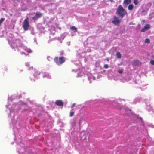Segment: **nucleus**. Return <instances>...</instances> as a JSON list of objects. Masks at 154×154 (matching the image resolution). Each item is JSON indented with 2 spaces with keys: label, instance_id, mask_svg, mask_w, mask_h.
<instances>
[{
  "label": "nucleus",
  "instance_id": "obj_1",
  "mask_svg": "<svg viewBox=\"0 0 154 154\" xmlns=\"http://www.w3.org/2000/svg\"><path fill=\"white\" fill-rule=\"evenodd\" d=\"M116 14L121 19H122L127 14V12L122 6L120 5L117 9Z\"/></svg>",
  "mask_w": 154,
  "mask_h": 154
},
{
  "label": "nucleus",
  "instance_id": "obj_2",
  "mask_svg": "<svg viewBox=\"0 0 154 154\" xmlns=\"http://www.w3.org/2000/svg\"><path fill=\"white\" fill-rule=\"evenodd\" d=\"M54 62L58 65H62L66 61V59L63 56L59 57V58L55 57L54 59Z\"/></svg>",
  "mask_w": 154,
  "mask_h": 154
},
{
  "label": "nucleus",
  "instance_id": "obj_3",
  "mask_svg": "<svg viewBox=\"0 0 154 154\" xmlns=\"http://www.w3.org/2000/svg\"><path fill=\"white\" fill-rule=\"evenodd\" d=\"M29 20V18L27 17L25 19L23 22V27L25 31L27 30L30 26Z\"/></svg>",
  "mask_w": 154,
  "mask_h": 154
},
{
  "label": "nucleus",
  "instance_id": "obj_4",
  "mask_svg": "<svg viewBox=\"0 0 154 154\" xmlns=\"http://www.w3.org/2000/svg\"><path fill=\"white\" fill-rule=\"evenodd\" d=\"M114 20L112 21V23L115 25H119L120 23L119 19L116 16H114Z\"/></svg>",
  "mask_w": 154,
  "mask_h": 154
},
{
  "label": "nucleus",
  "instance_id": "obj_5",
  "mask_svg": "<svg viewBox=\"0 0 154 154\" xmlns=\"http://www.w3.org/2000/svg\"><path fill=\"white\" fill-rule=\"evenodd\" d=\"M42 15V14L40 12H37L35 13V16L32 17V19L34 21L37 20L38 18H40Z\"/></svg>",
  "mask_w": 154,
  "mask_h": 154
},
{
  "label": "nucleus",
  "instance_id": "obj_6",
  "mask_svg": "<svg viewBox=\"0 0 154 154\" xmlns=\"http://www.w3.org/2000/svg\"><path fill=\"white\" fill-rule=\"evenodd\" d=\"M55 103L56 105L60 106H62L63 105V103L61 100H57Z\"/></svg>",
  "mask_w": 154,
  "mask_h": 154
},
{
  "label": "nucleus",
  "instance_id": "obj_7",
  "mask_svg": "<svg viewBox=\"0 0 154 154\" xmlns=\"http://www.w3.org/2000/svg\"><path fill=\"white\" fill-rule=\"evenodd\" d=\"M150 28V25L149 24H146L143 28L141 30V32H145L146 30H148Z\"/></svg>",
  "mask_w": 154,
  "mask_h": 154
},
{
  "label": "nucleus",
  "instance_id": "obj_8",
  "mask_svg": "<svg viewBox=\"0 0 154 154\" xmlns=\"http://www.w3.org/2000/svg\"><path fill=\"white\" fill-rule=\"evenodd\" d=\"M131 63L132 65L135 66H137L139 65L140 63V61L137 60H135L132 61Z\"/></svg>",
  "mask_w": 154,
  "mask_h": 154
},
{
  "label": "nucleus",
  "instance_id": "obj_9",
  "mask_svg": "<svg viewBox=\"0 0 154 154\" xmlns=\"http://www.w3.org/2000/svg\"><path fill=\"white\" fill-rule=\"evenodd\" d=\"M131 0H124L123 2V5H127L131 3Z\"/></svg>",
  "mask_w": 154,
  "mask_h": 154
},
{
  "label": "nucleus",
  "instance_id": "obj_10",
  "mask_svg": "<svg viewBox=\"0 0 154 154\" xmlns=\"http://www.w3.org/2000/svg\"><path fill=\"white\" fill-rule=\"evenodd\" d=\"M134 8V5L132 4H130L128 6V9L129 10H132Z\"/></svg>",
  "mask_w": 154,
  "mask_h": 154
},
{
  "label": "nucleus",
  "instance_id": "obj_11",
  "mask_svg": "<svg viewBox=\"0 0 154 154\" xmlns=\"http://www.w3.org/2000/svg\"><path fill=\"white\" fill-rule=\"evenodd\" d=\"M116 55L118 58L120 59L121 57V55L119 52H117L116 53Z\"/></svg>",
  "mask_w": 154,
  "mask_h": 154
},
{
  "label": "nucleus",
  "instance_id": "obj_12",
  "mask_svg": "<svg viewBox=\"0 0 154 154\" xmlns=\"http://www.w3.org/2000/svg\"><path fill=\"white\" fill-rule=\"evenodd\" d=\"M139 3V2L138 0H133V3L135 5H137Z\"/></svg>",
  "mask_w": 154,
  "mask_h": 154
},
{
  "label": "nucleus",
  "instance_id": "obj_13",
  "mask_svg": "<svg viewBox=\"0 0 154 154\" xmlns=\"http://www.w3.org/2000/svg\"><path fill=\"white\" fill-rule=\"evenodd\" d=\"M70 29L72 30H77V28L75 26H73L70 27Z\"/></svg>",
  "mask_w": 154,
  "mask_h": 154
},
{
  "label": "nucleus",
  "instance_id": "obj_14",
  "mask_svg": "<svg viewBox=\"0 0 154 154\" xmlns=\"http://www.w3.org/2000/svg\"><path fill=\"white\" fill-rule=\"evenodd\" d=\"M5 18H2L0 20V26L1 23L5 20Z\"/></svg>",
  "mask_w": 154,
  "mask_h": 154
},
{
  "label": "nucleus",
  "instance_id": "obj_15",
  "mask_svg": "<svg viewBox=\"0 0 154 154\" xmlns=\"http://www.w3.org/2000/svg\"><path fill=\"white\" fill-rule=\"evenodd\" d=\"M145 42L146 43H149L150 42V40L148 38H146L145 39Z\"/></svg>",
  "mask_w": 154,
  "mask_h": 154
},
{
  "label": "nucleus",
  "instance_id": "obj_16",
  "mask_svg": "<svg viewBox=\"0 0 154 154\" xmlns=\"http://www.w3.org/2000/svg\"><path fill=\"white\" fill-rule=\"evenodd\" d=\"M123 71V70L122 69H119L118 70V72L120 74H122Z\"/></svg>",
  "mask_w": 154,
  "mask_h": 154
},
{
  "label": "nucleus",
  "instance_id": "obj_17",
  "mask_svg": "<svg viewBox=\"0 0 154 154\" xmlns=\"http://www.w3.org/2000/svg\"><path fill=\"white\" fill-rule=\"evenodd\" d=\"M74 112H71L70 114V116L72 117L74 115Z\"/></svg>",
  "mask_w": 154,
  "mask_h": 154
},
{
  "label": "nucleus",
  "instance_id": "obj_18",
  "mask_svg": "<svg viewBox=\"0 0 154 154\" xmlns=\"http://www.w3.org/2000/svg\"><path fill=\"white\" fill-rule=\"evenodd\" d=\"M104 67L105 68H108L109 67L108 65V64H105L104 65Z\"/></svg>",
  "mask_w": 154,
  "mask_h": 154
},
{
  "label": "nucleus",
  "instance_id": "obj_19",
  "mask_svg": "<svg viewBox=\"0 0 154 154\" xmlns=\"http://www.w3.org/2000/svg\"><path fill=\"white\" fill-rule=\"evenodd\" d=\"M150 63L152 65H154V60H151Z\"/></svg>",
  "mask_w": 154,
  "mask_h": 154
},
{
  "label": "nucleus",
  "instance_id": "obj_20",
  "mask_svg": "<svg viewBox=\"0 0 154 154\" xmlns=\"http://www.w3.org/2000/svg\"><path fill=\"white\" fill-rule=\"evenodd\" d=\"M32 52V51L30 49L28 50L27 51V52L28 53H31Z\"/></svg>",
  "mask_w": 154,
  "mask_h": 154
},
{
  "label": "nucleus",
  "instance_id": "obj_21",
  "mask_svg": "<svg viewBox=\"0 0 154 154\" xmlns=\"http://www.w3.org/2000/svg\"><path fill=\"white\" fill-rule=\"evenodd\" d=\"M76 104L75 103H74L72 104V105L71 106V108H73V107Z\"/></svg>",
  "mask_w": 154,
  "mask_h": 154
},
{
  "label": "nucleus",
  "instance_id": "obj_22",
  "mask_svg": "<svg viewBox=\"0 0 154 154\" xmlns=\"http://www.w3.org/2000/svg\"><path fill=\"white\" fill-rule=\"evenodd\" d=\"M50 59H51V57H50V56H48V57H47V59H48V60H49V59H50Z\"/></svg>",
  "mask_w": 154,
  "mask_h": 154
},
{
  "label": "nucleus",
  "instance_id": "obj_23",
  "mask_svg": "<svg viewBox=\"0 0 154 154\" xmlns=\"http://www.w3.org/2000/svg\"><path fill=\"white\" fill-rule=\"evenodd\" d=\"M106 60H107V61H109V59H106Z\"/></svg>",
  "mask_w": 154,
  "mask_h": 154
},
{
  "label": "nucleus",
  "instance_id": "obj_24",
  "mask_svg": "<svg viewBox=\"0 0 154 154\" xmlns=\"http://www.w3.org/2000/svg\"><path fill=\"white\" fill-rule=\"evenodd\" d=\"M109 1L111 2H112V0H109Z\"/></svg>",
  "mask_w": 154,
  "mask_h": 154
},
{
  "label": "nucleus",
  "instance_id": "obj_25",
  "mask_svg": "<svg viewBox=\"0 0 154 154\" xmlns=\"http://www.w3.org/2000/svg\"><path fill=\"white\" fill-rule=\"evenodd\" d=\"M143 21H145V20H143Z\"/></svg>",
  "mask_w": 154,
  "mask_h": 154
},
{
  "label": "nucleus",
  "instance_id": "obj_26",
  "mask_svg": "<svg viewBox=\"0 0 154 154\" xmlns=\"http://www.w3.org/2000/svg\"><path fill=\"white\" fill-rule=\"evenodd\" d=\"M129 24H130V25L131 24V23H129Z\"/></svg>",
  "mask_w": 154,
  "mask_h": 154
}]
</instances>
